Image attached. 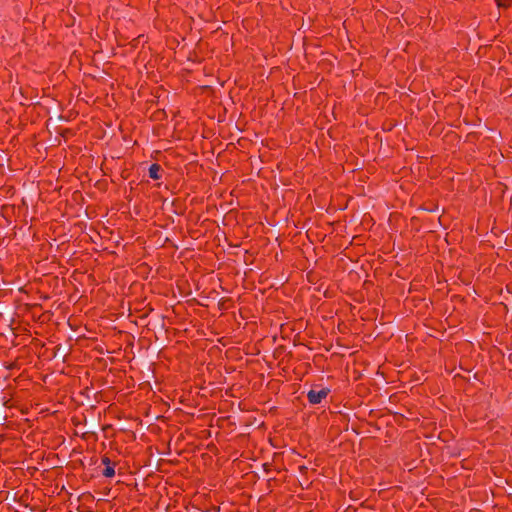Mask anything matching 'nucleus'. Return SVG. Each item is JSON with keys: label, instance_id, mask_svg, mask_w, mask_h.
<instances>
[{"label": "nucleus", "instance_id": "2", "mask_svg": "<svg viewBox=\"0 0 512 512\" xmlns=\"http://www.w3.org/2000/svg\"><path fill=\"white\" fill-rule=\"evenodd\" d=\"M160 166L153 164L149 168V176L153 179H159Z\"/></svg>", "mask_w": 512, "mask_h": 512}, {"label": "nucleus", "instance_id": "4", "mask_svg": "<svg viewBox=\"0 0 512 512\" xmlns=\"http://www.w3.org/2000/svg\"><path fill=\"white\" fill-rule=\"evenodd\" d=\"M103 463H104L106 466H110V460H109L107 457H105V458L103 459Z\"/></svg>", "mask_w": 512, "mask_h": 512}, {"label": "nucleus", "instance_id": "5", "mask_svg": "<svg viewBox=\"0 0 512 512\" xmlns=\"http://www.w3.org/2000/svg\"><path fill=\"white\" fill-rule=\"evenodd\" d=\"M499 6H505L506 3H504L503 0H497Z\"/></svg>", "mask_w": 512, "mask_h": 512}, {"label": "nucleus", "instance_id": "3", "mask_svg": "<svg viewBox=\"0 0 512 512\" xmlns=\"http://www.w3.org/2000/svg\"><path fill=\"white\" fill-rule=\"evenodd\" d=\"M115 474L114 468L111 466H106L103 471V475L106 477H112Z\"/></svg>", "mask_w": 512, "mask_h": 512}, {"label": "nucleus", "instance_id": "7", "mask_svg": "<svg viewBox=\"0 0 512 512\" xmlns=\"http://www.w3.org/2000/svg\"><path fill=\"white\" fill-rule=\"evenodd\" d=\"M156 323L160 325L161 331H163L164 330L163 324L161 322H156Z\"/></svg>", "mask_w": 512, "mask_h": 512}, {"label": "nucleus", "instance_id": "1", "mask_svg": "<svg viewBox=\"0 0 512 512\" xmlns=\"http://www.w3.org/2000/svg\"><path fill=\"white\" fill-rule=\"evenodd\" d=\"M329 390L327 389H321L319 391L310 390L307 394L308 399L310 403L312 404H318L322 401L323 398H325L328 394Z\"/></svg>", "mask_w": 512, "mask_h": 512}, {"label": "nucleus", "instance_id": "6", "mask_svg": "<svg viewBox=\"0 0 512 512\" xmlns=\"http://www.w3.org/2000/svg\"><path fill=\"white\" fill-rule=\"evenodd\" d=\"M68 326L71 328V329H74V326L72 325V322L71 321H68L67 322Z\"/></svg>", "mask_w": 512, "mask_h": 512}]
</instances>
